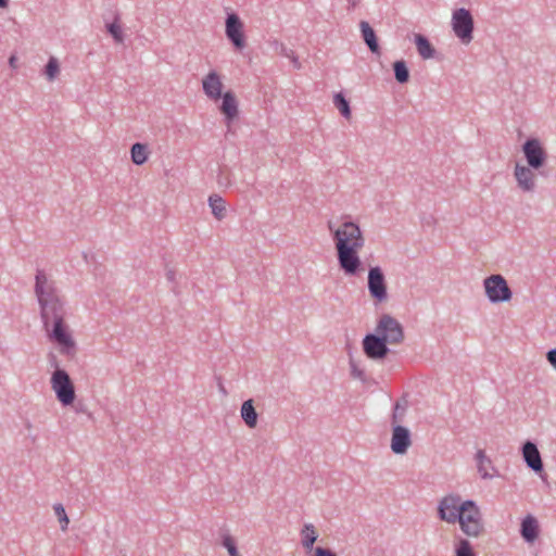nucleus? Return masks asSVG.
<instances>
[{
	"instance_id": "f257e3e1",
	"label": "nucleus",
	"mask_w": 556,
	"mask_h": 556,
	"mask_svg": "<svg viewBox=\"0 0 556 556\" xmlns=\"http://www.w3.org/2000/svg\"><path fill=\"white\" fill-rule=\"evenodd\" d=\"M34 292L49 340L58 345L61 354L73 356L76 353V342L65 323L67 315L66 302L56 286V281L47 275L43 269H37Z\"/></svg>"
},
{
	"instance_id": "f03ea898",
	"label": "nucleus",
	"mask_w": 556,
	"mask_h": 556,
	"mask_svg": "<svg viewBox=\"0 0 556 556\" xmlns=\"http://www.w3.org/2000/svg\"><path fill=\"white\" fill-rule=\"evenodd\" d=\"M327 226L332 235L340 269L348 277L359 275L364 271L363 262L358 254L365 245L362 229L351 220H343L339 226L329 220Z\"/></svg>"
},
{
	"instance_id": "7ed1b4c3",
	"label": "nucleus",
	"mask_w": 556,
	"mask_h": 556,
	"mask_svg": "<svg viewBox=\"0 0 556 556\" xmlns=\"http://www.w3.org/2000/svg\"><path fill=\"white\" fill-rule=\"evenodd\" d=\"M55 370L50 378L51 389L55 393L56 400L63 406H70L74 403L76 394L74 383L65 369L54 363Z\"/></svg>"
},
{
	"instance_id": "20e7f679",
	"label": "nucleus",
	"mask_w": 556,
	"mask_h": 556,
	"mask_svg": "<svg viewBox=\"0 0 556 556\" xmlns=\"http://www.w3.org/2000/svg\"><path fill=\"white\" fill-rule=\"evenodd\" d=\"M463 510L456 522L468 536L477 538L483 532V522L480 508L472 500L464 501Z\"/></svg>"
},
{
	"instance_id": "39448f33",
	"label": "nucleus",
	"mask_w": 556,
	"mask_h": 556,
	"mask_svg": "<svg viewBox=\"0 0 556 556\" xmlns=\"http://www.w3.org/2000/svg\"><path fill=\"white\" fill-rule=\"evenodd\" d=\"M451 26L455 36L463 45H469L473 39L475 22L468 9L459 8L453 11Z\"/></svg>"
},
{
	"instance_id": "423d86ee",
	"label": "nucleus",
	"mask_w": 556,
	"mask_h": 556,
	"mask_svg": "<svg viewBox=\"0 0 556 556\" xmlns=\"http://www.w3.org/2000/svg\"><path fill=\"white\" fill-rule=\"evenodd\" d=\"M375 332L383 338L389 344H400L404 341V329L397 319L389 314L380 316Z\"/></svg>"
},
{
	"instance_id": "0eeeda50",
	"label": "nucleus",
	"mask_w": 556,
	"mask_h": 556,
	"mask_svg": "<svg viewBox=\"0 0 556 556\" xmlns=\"http://www.w3.org/2000/svg\"><path fill=\"white\" fill-rule=\"evenodd\" d=\"M483 287L491 303L508 302L513 296L511 290L502 275L486 277Z\"/></svg>"
},
{
	"instance_id": "6e6552de",
	"label": "nucleus",
	"mask_w": 556,
	"mask_h": 556,
	"mask_svg": "<svg viewBox=\"0 0 556 556\" xmlns=\"http://www.w3.org/2000/svg\"><path fill=\"white\" fill-rule=\"evenodd\" d=\"M463 506H465L464 501L459 495H446L439 502V518L447 523H455L462 514Z\"/></svg>"
},
{
	"instance_id": "1a4fd4ad",
	"label": "nucleus",
	"mask_w": 556,
	"mask_h": 556,
	"mask_svg": "<svg viewBox=\"0 0 556 556\" xmlns=\"http://www.w3.org/2000/svg\"><path fill=\"white\" fill-rule=\"evenodd\" d=\"M367 287L370 296L378 303L388 300L387 282L382 269L379 266L370 267L367 277Z\"/></svg>"
},
{
	"instance_id": "9d476101",
	"label": "nucleus",
	"mask_w": 556,
	"mask_h": 556,
	"mask_svg": "<svg viewBox=\"0 0 556 556\" xmlns=\"http://www.w3.org/2000/svg\"><path fill=\"white\" fill-rule=\"evenodd\" d=\"M522 153L529 167L541 168L547 159L546 151L538 138H529L522 144Z\"/></svg>"
},
{
	"instance_id": "9b49d317",
	"label": "nucleus",
	"mask_w": 556,
	"mask_h": 556,
	"mask_svg": "<svg viewBox=\"0 0 556 556\" xmlns=\"http://www.w3.org/2000/svg\"><path fill=\"white\" fill-rule=\"evenodd\" d=\"M388 344L377 332L366 334L362 342L365 355L372 361H381L388 355Z\"/></svg>"
},
{
	"instance_id": "f8f14e48",
	"label": "nucleus",
	"mask_w": 556,
	"mask_h": 556,
	"mask_svg": "<svg viewBox=\"0 0 556 556\" xmlns=\"http://www.w3.org/2000/svg\"><path fill=\"white\" fill-rule=\"evenodd\" d=\"M225 33L226 37L236 49L242 50L245 47L243 23L236 13H230L227 15Z\"/></svg>"
},
{
	"instance_id": "ddd939ff",
	"label": "nucleus",
	"mask_w": 556,
	"mask_h": 556,
	"mask_svg": "<svg viewBox=\"0 0 556 556\" xmlns=\"http://www.w3.org/2000/svg\"><path fill=\"white\" fill-rule=\"evenodd\" d=\"M412 434L406 427L402 425H396L395 427H392L390 447L394 454H406L408 448L412 446Z\"/></svg>"
},
{
	"instance_id": "4468645a",
	"label": "nucleus",
	"mask_w": 556,
	"mask_h": 556,
	"mask_svg": "<svg viewBox=\"0 0 556 556\" xmlns=\"http://www.w3.org/2000/svg\"><path fill=\"white\" fill-rule=\"evenodd\" d=\"M533 168L520 164L515 165L514 176L517 181V186L523 192H533L535 190V175L532 172Z\"/></svg>"
},
{
	"instance_id": "2eb2a0df",
	"label": "nucleus",
	"mask_w": 556,
	"mask_h": 556,
	"mask_svg": "<svg viewBox=\"0 0 556 556\" xmlns=\"http://www.w3.org/2000/svg\"><path fill=\"white\" fill-rule=\"evenodd\" d=\"M202 89L204 94L213 100L217 101L222 97L223 83L220 76L216 71H211L203 79H202Z\"/></svg>"
},
{
	"instance_id": "dca6fc26",
	"label": "nucleus",
	"mask_w": 556,
	"mask_h": 556,
	"mask_svg": "<svg viewBox=\"0 0 556 556\" xmlns=\"http://www.w3.org/2000/svg\"><path fill=\"white\" fill-rule=\"evenodd\" d=\"M522 457L527 466L534 472L543 471V462L536 444L531 441H527L522 445Z\"/></svg>"
},
{
	"instance_id": "f3484780",
	"label": "nucleus",
	"mask_w": 556,
	"mask_h": 556,
	"mask_svg": "<svg viewBox=\"0 0 556 556\" xmlns=\"http://www.w3.org/2000/svg\"><path fill=\"white\" fill-rule=\"evenodd\" d=\"M539 522L532 515H528L521 522L520 534L527 543H533L539 536Z\"/></svg>"
},
{
	"instance_id": "a211bd4d",
	"label": "nucleus",
	"mask_w": 556,
	"mask_h": 556,
	"mask_svg": "<svg viewBox=\"0 0 556 556\" xmlns=\"http://www.w3.org/2000/svg\"><path fill=\"white\" fill-rule=\"evenodd\" d=\"M477 470L482 479H492L494 477L493 471L495 468L492 465V460L486 456L483 450H478L476 453Z\"/></svg>"
},
{
	"instance_id": "6ab92c4d",
	"label": "nucleus",
	"mask_w": 556,
	"mask_h": 556,
	"mask_svg": "<svg viewBox=\"0 0 556 556\" xmlns=\"http://www.w3.org/2000/svg\"><path fill=\"white\" fill-rule=\"evenodd\" d=\"M223 99L220 111L225 115L228 123H230L238 115V102L231 91L222 94Z\"/></svg>"
},
{
	"instance_id": "aec40b11",
	"label": "nucleus",
	"mask_w": 556,
	"mask_h": 556,
	"mask_svg": "<svg viewBox=\"0 0 556 556\" xmlns=\"http://www.w3.org/2000/svg\"><path fill=\"white\" fill-rule=\"evenodd\" d=\"M359 29L362 33L363 40L366 43V46L368 47V49L372 53L379 54L380 48L378 45L377 36H376V33L372 29V27L369 25V23L366 21H362L359 23Z\"/></svg>"
},
{
	"instance_id": "412c9836",
	"label": "nucleus",
	"mask_w": 556,
	"mask_h": 556,
	"mask_svg": "<svg viewBox=\"0 0 556 556\" xmlns=\"http://www.w3.org/2000/svg\"><path fill=\"white\" fill-rule=\"evenodd\" d=\"M242 420L249 428H255L257 425V413L254 407L253 400H247L242 403L240 408Z\"/></svg>"
},
{
	"instance_id": "4be33fe9",
	"label": "nucleus",
	"mask_w": 556,
	"mask_h": 556,
	"mask_svg": "<svg viewBox=\"0 0 556 556\" xmlns=\"http://www.w3.org/2000/svg\"><path fill=\"white\" fill-rule=\"evenodd\" d=\"M414 39H415V45L417 47V51L424 60L434 58L435 49L430 43V41L428 40L427 37H425L421 34H416Z\"/></svg>"
},
{
	"instance_id": "5701e85b",
	"label": "nucleus",
	"mask_w": 556,
	"mask_h": 556,
	"mask_svg": "<svg viewBox=\"0 0 556 556\" xmlns=\"http://www.w3.org/2000/svg\"><path fill=\"white\" fill-rule=\"evenodd\" d=\"M302 545L305 549H312L318 539V533L312 523H305L301 530Z\"/></svg>"
},
{
	"instance_id": "b1692460",
	"label": "nucleus",
	"mask_w": 556,
	"mask_h": 556,
	"mask_svg": "<svg viewBox=\"0 0 556 556\" xmlns=\"http://www.w3.org/2000/svg\"><path fill=\"white\" fill-rule=\"evenodd\" d=\"M208 205L216 219L222 220L226 216V202L220 195L212 194L208 198Z\"/></svg>"
},
{
	"instance_id": "393cba45",
	"label": "nucleus",
	"mask_w": 556,
	"mask_h": 556,
	"mask_svg": "<svg viewBox=\"0 0 556 556\" xmlns=\"http://www.w3.org/2000/svg\"><path fill=\"white\" fill-rule=\"evenodd\" d=\"M131 161L136 165H142L147 162L149 151L148 146L144 143L137 142L132 144L130 149Z\"/></svg>"
},
{
	"instance_id": "a878e982",
	"label": "nucleus",
	"mask_w": 556,
	"mask_h": 556,
	"mask_svg": "<svg viewBox=\"0 0 556 556\" xmlns=\"http://www.w3.org/2000/svg\"><path fill=\"white\" fill-rule=\"evenodd\" d=\"M275 46H276V48H275L276 52L279 53L280 55L289 59L295 70L302 68V64L299 61V58L296 56V54L293 50L289 49L286 45H283L282 42H278V41L275 42Z\"/></svg>"
},
{
	"instance_id": "bb28decb",
	"label": "nucleus",
	"mask_w": 556,
	"mask_h": 556,
	"mask_svg": "<svg viewBox=\"0 0 556 556\" xmlns=\"http://www.w3.org/2000/svg\"><path fill=\"white\" fill-rule=\"evenodd\" d=\"M105 28L116 43L124 42V33L119 25V15L116 14L112 23H106Z\"/></svg>"
},
{
	"instance_id": "cd10ccee",
	"label": "nucleus",
	"mask_w": 556,
	"mask_h": 556,
	"mask_svg": "<svg viewBox=\"0 0 556 556\" xmlns=\"http://www.w3.org/2000/svg\"><path fill=\"white\" fill-rule=\"evenodd\" d=\"M406 409H407V402L405 400L397 401L394 404L392 416H391L392 427H395L396 425H401L404 421Z\"/></svg>"
},
{
	"instance_id": "c85d7f7f",
	"label": "nucleus",
	"mask_w": 556,
	"mask_h": 556,
	"mask_svg": "<svg viewBox=\"0 0 556 556\" xmlns=\"http://www.w3.org/2000/svg\"><path fill=\"white\" fill-rule=\"evenodd\" d=\"M394 77L397 83L405 84L409 79V71L407 68L406 62L403 60L395 61L393 63Z\"/></svg>"
},
{
	"instance_id": "c756f323",
	"label": "nucleus",
	"mask_w": 556,
	"mask_h": 556,
	"mask_svg": "<svg viewBox=\"0 0 556 556\" xmlns=\"http://www.w3.org/2000/svg\"><path fill=\"white\" fill-rule=\"evenodd\" d=\"M43 74L49 81H53L60 74V64L55 56H50L45 66Z\"/></svg>"
},
{
	"instance_id": "7c9ffc66",
	"label": "nucleus",
	"mask_w": 556,
	"mask_h": 556,
	"mask_svg": "<svg viewBox=\"0 0 556 556\" xmlns=\"http://www.w3.org/2000/svg\"><path fill=\"white\" fill-rule=\"evenodd\" d=\"M333 104L340 111L343 117H351L350 103L341 92L334 94Z\"/></svg>"
},
{
	"instance_id": "2f4dec72",
	"label": "nucleus",
	"mask_w": 556,
	"mask_h": 556,
	"mask_svg": "<svg viewBox=\"0 0 556 556\" xmlns=\"http://www.w3.org/2000/svg\"><path fill=\"white\" fill-rule=\"evenodd\" d=\"M53 510H54V514L58 517L59 522L61 525V530L62 531L67 530L70 519L67 517L64 506L62 504L58 503L53 506Z\"/></svg>"
},
{
	"instance_id": "473e14b6",
	"label": "nucleus",
	"mask_w": 556,
	"mask_h": 556,
	"mask_svg": "<svg viewBox=\"0 0 556 556\" xmlns=\"http://www.w3.org/2000/svg\"><path fill=\"white\" fill-rule=\"evenodd\" d=\"M455 556H476L468 540L462 539L455 547Z\"/></svg>"
},
{
	"instance_id": "72a5a7b5",
	"label": "nucleus",
	"mask_w": 556,
	"mask_h": 556,
	"mask_svg": "<svg viewBox=\"0 0 556 556\" xmlns=\"http://www.w3.org/2000/svg\"><path fill=\"white\" fill-rule=\"evenodd\" d=\"M222 539V544L228 551L229 556H240L237 549L236 541L230 534L225 533L223 534Z\"/></svg>"
},
{
	"instance_id": "f704fd0d",
	"label": "nucleus",
	"mask_w": 556,
	"mask_h": 556,
	"mask_svg": "<svg viewBox=\"0 0 556 556\" xmlns=\"http://www.w3.org/2000/svg\"><path fill=\"white\" fill-rule=\"evenodd\" d=\"M350 369H351V376L355 379H358L361 380L362 382H365L366 381V374L364 371V369H362L358 365V363L353 359V358H350Z\"/></svg>"
},
{
	"instance_id": "c9c22d12",
	"label": "nucleus",
	"mask_w": 556,
	"mask_h": 556,
	"mask_svg": "<svg viewBox=\"0 0 556 556\" xmlns=\"http://www.w3.org/2000/svg\"><path fill=\"white\" fill-rule=\"evenodd\" d=\"M314 556H337V555L329 548L318 546L314 549Z\"/></svg>"
},
{
	"instance_id": "e433bc0d",
	"label": "nucleus",
	"mask_w": 556,
	"mask_h": 556,
	"mask_svg": "<svg viewBox=\"0 0 556 556\" xmlns=\"http://www.w3.org/2000/svg\"><path fill=\"white\" fill-rule=\"evenodd\" d=\"M546 358L549 364L556 369V349H552L547 352Z\"/></svg>"
},
{
	"instance_id": "4c0bfd02",
	"label": "nucleus",
	"mask_w": 556,
	"mask_h": 556,
	"mask_svg": "<svg viewBox=\"0 0 556 556\" xmlns=\"http://www.w3.org/2000/svg\"><path fill=\"white\" fill-rule=\"evenodd\" d=\"M9 65L10 67H12L13 70L17 68V56L15 54H12L10 58H9Z\"/></svg>"
},
{
	"instance_id": "58836bf2",
	"label": "nucleus",
	"mask_w": 556,
	"mask_h": 556,
	"mask_svg": "<svg viewBox=\"0 0 556 556\" xmlns=\"http://www.w3.org/2000/svg\"><path fill=\"white\" fill-rule=\"evenodd\" d=\"M359 2L361 0H346L348 9L354 10L359 4Z\"/></svg>"
},
{
	"instance_id": "ea45409f",
	"label": "nucleus",
	"mask_w": 556,
	"mask_h": 556,
	"mask_svg": "<svg viewBox=\"0 0 556 556\" xmlns=\"http://www.w3.org/2000/svg\"><path fill=\"white\" fill-rule=\"evenodd\" d=\"M175 277H176L175 270H173V269H167L166 270V279L168 281L174 282L175 281Z\"/></svg>"
},
{
	"instance_id": "a19ab883",
	"label": "nucleus",
	"mask_w": 556,
	"mask_h": 556,
	"mask_svg": "<svg viewBox=\"0 0 556 556\" xmlns=\"http://www.w3.org/2000/svg\"><path fill=\"white\" fill-rule=\"evenodd\" d=\"M9 5V0H0V8L4 9Z\"/></svg>"
},
{
	"instance_id": "79ce46f5",
	"label": "nucleus",
	"mask_w": 556,
	"mask_h": 556,
	"mask_svg": "<svg viewBox=\"0 0 556 556\" xmlns=\"http://www.w3.org/2000/svg\"><path fill=\"white\" fill-rule=\"evenodd\" d=\"M219 391H220L224 395H226V394H227V391H226L225 387L223 386V383H219Z\"/></svg>"
}]
</instances>
